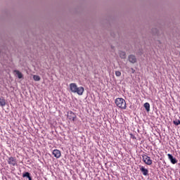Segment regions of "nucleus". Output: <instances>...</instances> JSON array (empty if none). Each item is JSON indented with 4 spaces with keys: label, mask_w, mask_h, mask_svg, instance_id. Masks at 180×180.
Returning <instances> with one entry per match:
<instances>
[{
    "label": "nucleus",
    "mask_w": 180,
    "mask_h": 180,
    "mask_svg": "<svg viewBox=\"0 0 180 180\" xmlns=\"http://www.w3.org/2000/svg\"><path fill=\"white\" fill-rule=\"evenodd\" d=\"M70 88L71 92H72L73 94H77V95H79V96L82 95L84 94V91H85L84 87L82 86L78 87V86H77V84L75 83H71L70 84Z\"/></svg>",
    "instance_id": "nucleus-1"
},
{
    "label": "nucleus",
    "mask_w": 180,
    "mask_h": 180,
    "mask_svg": "<svg viewBox=\"0 0 180 180\" xmlns=\"http://www.w3.org/2000/svg\"><path fill=\"white\" fill-rule=\"evenodd\" d=\"M115 105L117 108H120V109L125 110L127 108L126 101L122 98H117L115 99Z\"/></svg>",
    "instance_id": "nucleus-2"
},
{
    "label": "nucleus",
    "mask_w": 180,
    "mask_h": 180,
    "mask_svg": "<svg viewBox=\"0 0 180 180\" xmlns=\"http://www.w3.org/2000/svg\"><path fill=\"white\" fill-rule=\"evenodd\" d=\"M142 158L143 162H145L146 165H151V164H153V160H151V158H150L147 155H142Z\"/></svg>",
    "instance_id": "nucleus-3"
},
{
    "label": "nucleus",
    "mask_w": 180,
    "mask_h": 180,
    "mask_svg": "<svg viewBox=\"0 0 180 180\" xmlns=\"http://www.w3.org/2000/svg\"><path fill=\"white\" fill-rule=\"evenodd\" d=\"M7 162L9 165H12L13 167L18 165V162L16 161V158H13V157L8 158Z\"/></svg>",
    "instance_id": "nucleus-4"
},
{
    "label": "nucleus",
    "mask_w": 180,
    "mask_h": 180,
    "mask_svg": "<svg viewBox=\"0 0 180 180\" xmlns=\"http://www.w3.org/2000/svg\"><path fill=\"white\" fill-rule=\"evenodd\" d=\"M68 119L69 120H72V122H75V119H77V115L74 113L72 111L68 112Z\"/></svg>",
    "instance_id": "nucleus-5"
},
{
    "label": "nucleus",
    "mask_w": 180,
    "mask_h": 180,
    "mask_svg": "<svg viewBox=\"0 0 180 180\" xmlns=\"http://www.w3.org/2000/svg\"><path fill=\"white\" fill-rule=\"evenodd\" d=\"M152 33L154 36H161V33H162V30H158L157 28H153L152 30Z\"/></svg>",
    "instance_id": "nucleus-6"
},
{
    "label": "nucleus",
    "mask_w": 180,
    "mask_h": 180,
    "mask_svg": "<svg viewBox=\"0 0 180 180\" xmlns=\"http://www.w3.org/2000/svg\"><path fill=\"white\" fill-rule=\"evenodd\" d=\"M167 157H168L170 162H172V164H176V162H178V160H176V158H174V156H172V155L168 153Z\"/></svg>",
    "instance_id": "nucleus-7"
},
{
    "label": "nucleus",
    "mask_w": 180,
    "mask_h": 180,
    "mask_svg": "<svg viewBox=\"0 0 180 180\" xmlns=\"http://www.w3.org/2000/svg\"><path fill=\"white\" fill-rule=\"evenodd\" d=\"M52 154L56 158H60L61 157V152L58 149L53 150Z\"/></svg>",
    "instance_id": "nucleus-8"
},
{
    "label": "nucleus",
    "mask_w": 180,
    "mask_h": 180,
    "mask_svg": "<svg viewBox=\"0 0 180 180\" xmlns=\"http://www.w3.org/2000/svg\"><path fill=\"white\" fill-rule=\"evenodd\" d=\"M129 63H131L132 64H134V63H136L137 58L134 56V55H130L129 57Z\"/></svg>",
    "instance_id": "nucleus-9"
},
{
    "label": "nucleus",
    "mask_w": 180,
    "mask_h": 180,
    "mask_svg": "<svg viewBox=\"0 0 180 180\" xmlns=\"http://www.w3.org/2000/svg\"><path fill=\"white\" fill-rule=\"evenodd\" d=\"M140 171L142 172L143 175L147 176L148 175V169H146L143 166L140 168Z\"/></svg>",
    "instance_id": "nucleus-10"
},
{
    "label": "nucleus",
    "mask_w": 180,
    "mask_h": 180,
    "mask_svg": "<svg viewBox=\"0 0 180 180\" xmlns=\"http://www.w3.org/2000/svg\"><path fill=\"white\" fill-rule=\"evenodd\" d=\"M6 105V100H5V98H0V106H1V108H4V106Z\"/></svg>",
    "instance_id": "nucleus-11"
},
{
    "label": "nucleus",
    "mask_w": 180,
    "mask_h": 180,
    "mask_svg": "<svg viewBox=\"0 0 180 180\" xmlns=\"http://www.w3.org/2000/svg\"><path fill=\"white\" fill-rule=\"evenodd\" d=\"M22 177L23 178H28L29 180H32V176H30V173H29V172H26L25 173H22Z\"/></svg>",
    "instance_id": "nucleus-12"
},
{
    "label": "nucleus",
    "mask_w": 180,
    "mask_h": 180,
    "mask_svg": "<svg viewBox=\"0 0 180 180\" xmlns=\"http://www.w3.org/2000/svg\"><path fill=\"white\" fill-rule=\"evenodd\" d=\"M14 72L16 74L18 78H19V79H21V78H23V75L22 74V72H20V71L19 70H14Z\"/></svg>",
    "instance_id": "nucleus-13"
},
{
    "label": "nucleus",
    "mask_w": 180,
    "mask_h": 180,
    "mask_svg": "<svg viewBox=\"0 0 180 180\" xmlns=\"http://www.w3.org/2000/svg\"><path fill=\"white\" fill-rule=\"evenodd\" d=\"M120 58L124 59L126 58V52L124 51H120L119 53Z\"/></svg>",
    "instance_id": "nucleus-14"
},
{
    "label": "nucleus",
    "mask_w": 180,
    "mask_h": 180,
    "mask_svg": "<svg viewBox=\"0 0 180 180\" xmlns=\"http://www.w3.org/2000/svg\"><path fill=\"white\" fill-rule=\"evenodd\" d=\"M143 107L146 110V111L150 112V103H145L143 105Z\"/></svg>",
    "instance_id": "nucleus-15"
},
{
    "label": "nucleus",
    "mask_w": 180,
    "mask_h": 180,
    "mask_svg": "<svg viewBox=\"0 0 180 180\" xmlns=\"http://www.w3.org/2000/svg\"><path fill=\"white\" fill-rule=\"evenodd\" d=\"M34 81H40V76L34 75L33 76Z\"/></svg>",
    "instance_id": "nucleus-16"
},
{
    "label": "nucleus",
    "mask_w": 180,
    "mask_h": 180,
    "mask_svg": "<svg viewBox=\"0 0 180 180\" xmlns=\"http://www.w3.org/2000/svg\"><path fill=\"white\" fill-rule=\"evenodd\" d=\"M174 124H175V126H178L180 124V120H176L174 121H173Z\"/></svg>",
    "instance_id": "nucleus-17"
},
{
    "label": "nucleus",
    "mask_w": 180,
    "mask_h": 180,
    "mask_svg": "<svg viewBox=\"0 0 180 180\" xmlns=\"http://www.w3.org/2000/svg\"><path fill=\"white\" fill-rule=\"evenodd\" d=\"M115 75L116 77H120V75H122V72H120V71H116Z\"/></svg>",
    "instance_id": "nucleus-18"
},
{
    "label": "nucleus",
    "mask_w": 180,
    "mask_h": 180,
    "mask_svg": "<svg viewBox=\"0 0 180 180\" xmlns=\"http://www.w3.org/2000/svg\"><path fill=\"white\" fill-rule=\"evenodd\" d=\"M131 139H136V136L133 134H131Z\"/></svg>",
    "instance_id": "nucleus-19"
}]
</instances>
